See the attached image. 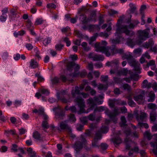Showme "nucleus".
Wrapping results in <instances>:
<instances>
[{"label": "nucleus", "mask_w": 157, "mask_h": 157, "mask_svg": "<svg viewBox=\"0 0 157 157\" xmlns=\"http://www.w3.org/2000/svg\"><path fill=\"white\" fill-rule=\"evenodd\" d=\"M98 89L99 90H106L108 88V84L104 85L102 84H99L98 86Z\"/></svg>", "instance_id": "32"}, {"label": "nucleus", "mask_w": 157, "mask_h": 157, "mask_svg": "<svg viewBox=\"0 0 157 157\" xmlns=\"http://www.w3.org/2000/svg\"><path fill=\"white\" fill-rule=\"evenodd\" d=\"M118 12L117 11L113 10H111L108 12V14L110 16H113L115 14L118 13Z\"/></svg>", "instance_id": "58"}, {"label": "nucleus", "mask_w": 157, "mask_h": 157, "mask_svg": "<svg viewBox=\"0 0 157 157\" xmlns=\"http://www.w3.org/2000/svg\"><path fill=\"white\" fill-rule=\"evenodd\" d=\"M51 39L50 37H47L43 41V44L45 45H47L51 41Z\"/></svg>", "instance_id": "43"}, {"label": "nucleus", "mask_w": 157, "mask_h": 157, "mask_svg": "<svg viewBox=\"0 0 157 157\" xmlns=\"http://www.w3.org/2000/svg\"><path fill=\"white\" fill-rule=\"evenodd\" d=\"M7 17V15H2L0 17V20L2 22H5L6 21Z\"/></svg>", "instance_id": "62"}, {"label": "nucleus", "mask_w": 157, "mask_h": 157, "mask_svg": "<svg viewBox=\"0 0 157 157\" xmlns=\"http://www.w3.org/2000/svg\"><path fill=\"white\" fill-rule=\"evenodd\" d=\"M134 114L138 122L146 121L147 115L145 113L141 112L139 114L136 113Z\"/></svg>", "instance_id": "11"}, {"label": "nucleus", "mask_w": 157, "mask_h": 157, "mask_svg": "<svg viewBox=\"0 0 157 157\" xmlns=\"http://www.w3.org/2000/svg\"><path fill=\"white\" fill-rule=\"evenodd\" d=\"M110 51H111V55H113L115 53H118L122 54L124 53V51L122 49H117L115 46L113 47L112 48H111Z\"/></svg>", "instance_id": "20"}, {"label": "nucleus", "mask_w": 157, "mask_h": 157, "mask_svg": "<svg viewBox=\"0 0 157 157\" xmlns=\"http://www.w3.org/2000/svg\"><path fill=\"white\" fill-rule=\"evenodd\" d=\"M144 135L147 138L148 140H150L152 137V136L149 131H147L145 132L144 133Z\"/></svg>", "instance_id": "45"}, {"label": "nucleus", "mask_w": 157, "mask_h": 157, "mask_svg": "<svg viewBox=\"0 0 157 157\" xmlns=\"http://www.w3.org/2000/svg\"><path fill=\"white\" fill-rule=\"evenodd\" d=\"M123 59H126L128 60V63L130 64L135 60L133 58L131 54L125 53L122 56Z\"/></svg>", "instance_id": "16"}, {"label": "nucleus", "mask_w": 157, "mask_h": 157, "mask_svg": "<svg viewBox=\"0 0 157 157\" xmlns=\"http://www.w3.org/2000/svg\"><path fill=\"white\" fill-rule=\"evenodd\" d=\"M124 133L126 135V137L124 140V142L126 145V149L128 150L131 149L133 151L138 152L139 151V148L138 147H135L133 149L131 148L132 145L133 144H135V143L128 137L130 136L137 138L138 137V134L136 132L131 133L130 129L125 131Z\"/></svg>", "instance_id": "3"}, {"label": "nucleus", "mask_w": 157, "mask_h": 157, "mask_svg": "<svg viewBox=\"0 0 157 157\" xmlns=\"http://www.w3.org/2000/svg\"><path fill=\"white\" fill-rule=\"evenodd\" d=\"M108 127L107 126H102L100 130L97 131L95 133V136L92 142V145L94 147H98V141L102 138L101 133H106L108 131Z\"/></svg>", "instance_id": "6"}, {"label": "nucleus", "mask_w": 157, "mask_h": 157, "mask_svg": "<svg viewBox=\"0 0 157 157\" xmlns=\"http://www.w3.org/2000/svg\"><path fill=\"white\" fill-rule=\"evenodd\" d=\"M107 44V42L105 40L102 41L101 44L98 42L94 44L95 51L97 52L104 53L107 57L110 56L111 53L109 51L110 50L111 48L109 47H106Z\"/></svg>", "instance_id": "5"}, {"label": "nucleus", "mask_w": 157, "mask_h": 157, "mask_svg": "<svg viewBox=\"0 0 157 157\" xmlns=\"http://www.w3.org/2000/svg\"><path fill=\"white\" fill-rule=\"evenodd\" d=\"M122 86L124 90H127L129 92L131 90V86L128 84H123Z\"/></svg>", "instance_id": "42"}, {"label": "nucleus", "mask_w": 157, "mask_h": 157, "mask_svg": "<svg viewBox=\"0 0 157 157\" xmlns=\"http://www.w3.org/2000/svg\"><path fill=\"white\" fill-rule=\"evenodd\" d=\"M47 7L49 9H55L56 7V6L55 4L51 3L48 4Z\"/></svg>", "instance_id": "59"}, {"label": "nucleus", "mask_w": 157, "mask_h": 157, "mask_svg": "<svg viewBox=\"0 0 157 157\" xmlns=\"http://www.w3.org/2000/svg\"><path fill=\"white\" fill-rule=\"evenodd\" d=\"M63 40L66 44V46L67 47L69 46L71 44L70 41L69 40L68 38L66 37L64 38Z\"/></svg>", "instance_id": "55"}, {"label": "nucleus", "mask_w": 157, "mask_h": 157, "mask_svg": "<svg viewBox=\"0 0 157 157\" xmlns=\"http://www.w3.org/2000/svg\"><path fill=\"white\" fill-rule=\"evenodd\" d=\"M82 46L83 48L85 51H88L90 50V48L87 47V43L85 42H83L82 44Z\"/></svg>", "instance_id": "50"}, {"label": "nucleus", "mask_w": 157, "mask_h": 157, "mask_svg": "<svg viewBox=\"0 0 157 157\" xmlns=\"http://www.w3.org/2000/svg\"><path fill=\"white\" fill-rule=\"evenodd\" d=\"M149 99H148V101L152 102L155 100V95L154 93L152 91H151L149 94Z\"/></svg>", "instance_id": "30"}, {"label": "nucleus", "mask_w": 157, "mask_h": 157, "mask_svg": "<svg viewBox=\"0 0 157 157\" xmlns=\"http://www.w3.org/2000/svg\"><path fill=\"white\" fill-rule=\"evenodd\" d=\"M42 126L44 129H47L49 128V125L46 121H44L42 122Z\"/></svg>", "instance_id": "49"}, {"label": "nucleus", "mask_w": 157, "mask_h": 157, "mask_svg": "<svg viewBox=\"0 0 157 157\" xmlns=\"http://www.w3.org/2000/svg\"><path fill=\"white\" fill-rule=\"evenodd\" d=\"M51 81L52 84H56L59 83V79L58 78L55 77L51 79Z\"/></svg>", "instance_id": "47"}, {"label": "nucleus", "mask_w": 157, "mask_h": 157, "mask_svg": "<svg viewBox=\"0 0 157 157\" xmlns=\"http://www.w3.org/2000/svg\"><path fill=\"white\" fill-rule=\"evenodd\" d=\"M86 72L85 70H84L78 73L74 72L73 74V76H80L82 78H84L86 76Z\"/></svg>", "instance_id": "24"}, {"label": "nucleus", "mask_w": 157, "mask_h": 157, "mask_svg": "<svg viewBox=\"0 0 157 157\" xmlns=\"http://www.w3.org/2000/svg\"><path fill=\"white\" fill-rule=\"evenodd\" d=\"M88 22L93 21L95 22L96 21V14L95 12H92L91 13L90 16L87 18Z\"/></svg>", "instance_id": "25"}, {"label": "nucleus", "mask_w": 157, "mask_h": 157, "mask_svg": "<svg viewBox=\"0 0 157 157\" xmlns=\"http://www.w3.org/2000/svg\"><path fill=\"white\" fill-rule=\"evenodd\" d=\"M84 85V84H82L79 86V87L76 86H75V89L73 88H72L71 91V94L73 98H75L76 94H80V91L83 89Z\"/></svg>", "instance_id": "12"}, {"label": "nucleus", "mask_w": 157, "mask_h": 157, "mask_svg": "<svg viewBox=\"0 0 157 157\" xmlns=\"http://www.w3.org/2000/svg\"><path fill=\"white\" fill-rule=\"evenodd\" d=\"M127 43L128 46L132 48H133L136 44L138 45L140 44L139 41H136V42H135L129 38L127 39Z\"/></svg>", "instance_id": "21"}, {"label": "nucleus", "mask_w": 157, "mask_h": 157, "mask_svg": "<svg viewBox=\"0 0 157 157\" xmlns=\"http://www.w3.org/2000/svg\"><path fill=\"white\" fill-rule=\"evenodd\" d=\"M36 77L37 78V81L39 82H42L44 80V78L40 76L37 73L35 75Z\"/></svg>", "instance_id": "53"}, {"label": "nucleus", "mask_w": 157, "mask_h": 157, "mask_svg": "<svg viewBox=\"0 0 157 157\" xmlns=\"http://www.w3.org/2000/svg\"><path fill=\"white\" fill-rule=\"evenodd\" d=\"M69 120L71 121L75 122L76 121V119L75 116L73 114H70L69 115Z\"/></svg>", "instance_id": "56"}, {"label": "nucleus", "mask_w": 157, "mask_h": 157, "mask_svg": "<svg viewBox=\"0 0 157 157\" xmlns=\"http://www.w3.org/2000/svg\"><path fill=\"white\" fill-rule=\"evenodd\" d=\"M115 102V99L113 100H109V106L112 108H113L114 106V103Z\"/></svg>", "instance_id": "57"}, {"label": "nucleus", "mask_w": 157, "mask_h": 157, "mask_svg": "<svg viewBox=\"0 0 157 157\" xmlns=\"http://www.w3.org/2000/svg\"><path fill=\"white\" fill-rule=\"evenodd\" d=\"M68 93V92L66 90H63L60 92L59 93H57V97L58 99L61 100L64 103H67L68 101L64 98H60V96L64 95L65 94H66Z\"/></svg>", "instance_id": "19"}, {"label": "nucleus", "mask_w": 157, "mask_h": 157, "mask_svg": "<svg viewBox=\"0 0 157 157\" xmlns=\"http://www.w3.org/2000/svg\"><path fill=\"white\" fill-rule=\"evenodd\" d=\"M111 63L113 66H115L117 67L119 64V61L117 59H115L112 61Z\"/></svg>", "instance_id": "64"}, {"label": "nucleus", "mask_w": 157, "mask_h": 157, "mask_svg": "<svg viewBox=\"0 0 157 157\" xmlns=\"http://www.w3.org/2000/svg\"><path fill=\"white\" fill-rule=\"evenodd\" d=\"M5 121V117L3 115L2 111L0 110V122H4Z\"/></svg>", "instance_id": "46"}, {"label": "nucleus", "mask_w": 157, "mask_h": 157, "mask_svg": "<svg viewBox=\"0 0 157 157\" xmlns=\"http://www.w3.org/2000/svg\"><path fill=\"white\" fill-rule=\"evenodd\" d=\"M40 92L41 94H44L46 96H48L50 93L48 90L44 88L40 89Z\"/></svg>", "instance_id": "37"}, {"label": "nucleus", "mask_w": 157, "mask_h": 157, "mask_svg": "<svg viewBox=\"0 0 157 157\" xmlns=\"http://www.w3.org/2000/svg\"><path fill=\"white\" fill-rule=\"evenodd\" d=\"M130 65L133 67L135 70L138 73H140V71L141 69L140 67V65L138 61H136L135 59L132 63L130 64Z\"/></svg>", "instance_id": "15"}, {"label": "nucleus", "mask_w": 157, "mask_h": 157, "mask_svg": "<svg viewBox=\"0 0 157 157\" xmlns=\"http://www.w3.org/2000/svg\"><path fill=\"white\" fill-rule=\"evenodd\" d=\"M130 7V10L131 13H134L136 11V7L135 5L132 3H130L129 4Z\"/></svg>", "instance_id": "35"}, {"label": "nucleus", "mask_w": 157, "mask_h": 157, "mask_svg": "<svg viewBox=\"0 0 157 157\" xmlns=\"http://www.w3.org/2000/svg\"><path fill=\"white\" fill-rule=\"evenodd\" d=\"M33 137L36 139L39 140L40 138V135L37 131H35L33 133Z\"/></svg>", "instance_id": "36"}, {"label": "nucleus", "mask_w": 157, "mask_h": 157, "mask_svg": "<svg viewBox=\"0 0 157 157\" xmlns=\"http://www.w3.org/2000/svg\"><path fill=\"white\" fill-rule=\"evenodd\" d=\"M18 147L17 145L15 144H13L11 149L12 151L14 152H16L18 151Z\"/></svg>", "instance_id": "48"}, {"label": "nucleus", "mask_w": 157, "mask_h": 157, "mask_svg": "<svg viewBox=\"0 0 157 157\" xmlns=\"http://www.w3.org/2000/svg\"><path fill=\"white\" fill-rule=\"evenodd\" d=\"M137 125L140 128L144 127L146 129L148 128L149 127L148 125L147 124L142 122H138Z\"/></svg>", "instance_id": "41"}, {"label": "nucleus", "mask_w": 157, "mask_h": 157, "mask_svg": "<svg viewBox=\"0 0 157 157\" xmlns=\"http://www.w3.org/2000/svg\"><path fill=\"white\" fill-rule=\"evenodd\" d=\"M67 69L68 70L70 71L72 70V67L74 66H75V72H76L80 68V66L78 64H76L74 62L71 61L69 62L67 64Z\"/></svg>", "instance_id": "14"}, {"label": "nucleus", "mask_w": 157, "mask_h": 157, "mask_svg": "<svg viewBox=\"0 0 157 157\" xmlns=\"http://www.w3.org/2000/svg\"><path fill=\"white\" fill-rule=\"evenodd\" d=\"M101 149L103 150H106L108 147V145L106 143H102L100 145Z\"/></svg>", "instance_id": "54"}, {"label": "nucleus", "mask_w": 157, "mask_h": 157, "mask_svg": "<svg viewBox=\"0 0 157 157\" xmlns=\"http://www.w3.org/2000/svg\"><path fill=\"white\" fill-rule=\"evenodd\" d=\"M147 107L149 109L155 110L157 108V106L155 104L150 103L148 104Z\"/></svg>", "instance_id": "39"}, {"label": "nucleus", "mask_w": 157, "mask_h": 157, "mask_svg": "<svg viewBox=\"0 0 157 157\" xmlns=\"http://www.w3.org/2000/svg\"><path fill=\"white\" fill-rule=\"evenodd\" d=\"M105 110V113L109 117L111 120L116 123L117 122V119L114 116L113 114L112 113L110 112L108 109L106 108Z\"/></svg>", "instance_id": "17"}, {"label": "nucleus", "mask_w": 157, "mask_h": 157, "mask_svg": "<svg viewBox=\"0 0 157 157\" xmlns=\"http://www.w3.org/2000/svg\"><path fill=\"white\" fill-rule=\"evenodd\" d=\"M38 66V64L36 61L32 59L30 62L29 67L32 68H36Z\"/></svg>", "instance_id": "29"}, {"label": "nucleus", "mask_w": 157, "mask_h": 157, "mask_svg": "<svg viewBox=\"0 0 157 157\" xmlns=\"http://www.w3.org/2000/svg\"><path fill=\"white\" fill-rule=\"evenodd\" d=\"M70 28L69 27L67 26L66 27L63 28L61 31L63 33H66L67 32H69L70 30Z\"/></svg>", "instance_id": "61"}, {"label": "nucleus", "mask_w": 157, "mask_h": 157, "mask_svg": "<svg viewBox=\"0 0 157 157\" xmlns=\"http://www.w3.org/2000/svg\"><path fill=\"white\" fill-rule=\"evenodd\" d=\"M150 29H146L144 30H140L137 31V36L140 44L143 41L149 37Z\"/></svg>", "instance_id": "7"}, {"label": "nucleus", "mask_w": 157, "mask_h": 157, "mask_svg": "<svg viewBox=\"0 0 157 157\" xmlns=\"http://www.w3.org/2000/svg\"><path fill=\"white\" fill-rule=\"evenodd\" d=\"M63 47V45L62 44H57L55 46V48L57 50L60 51L62 49Z\"/></svg>", "instance_id": "60"}, {"label": "nucleus", "mask_w": 157, "mask_h": 157, "mask_svg": "<svg viewBox=\"0 0 157 157\" xmlns=\"http://www.w3.org/2000/svg\"><path fill=\"white\" fill-rule=\"evenodd\" d=\"M121 134V131H118L117 133H116L114 134V137L111 139V140L115 146H117L119 144H121L122 142V140L119 136V135H120Z\"/></svg>", "instance_id": "10"}, {"label": "nucleus", "mask_w": 157, "mask_h": 157, "mask_svg": "<svg viewBox=\"0 0 157 157\" xmlns=\"http://www.w3.org/2000/svg\"><path fill=\"white\" fill-rule=\"evenodd\" d=\"M79 19L83 24H85L88 22V19L87 18L85 14L80 15Z\"/></svg>", "instance_id": "23"}, {"label": "nucleus", "mask_w": 157, "mask_h": 157, "mask_svg": "<svg viewBox=\"0 0 157 157\" xmlns=\"http://www.w3.org/2000/svg\"><path fill=\"white\" fill-rule=\"evenodd\" d=\"M124 15H122L120 16L119 19L118 20L116 26L117 28L116 32L115 33L116 38L115 39L111 40L112 43L113 44H119L120 41H123L124 40V38L122 37V34L123 33H125L127 35H133L134 34L133 32L130 31L128 29V28L132 29L135 26L139 23L138 21H135L133 23H130L128 26L125 25H121V24L122 22L123 19L124 18Z\"/></svg>", "instance_id": "1"}, {"label": "nucleus", "mask_w": 157, "mask_h": 157, "mask_svg": "<svg viewBox=\"0 0 157 157\" xmlns=\"http://www.w3.org/2000/svg\"><path fill=\"white\" fill-rule=\"evenodd\" d=\"M53 111L55 112V117L57 119H63L65 115V111L60 106L54 108Z\"/></svg>", "instance_id": "9"}, {"label": "nucleus", "mask_w": 157, "mask_h": 157, "mask_svg": "<svg viewBox=\"0 0 157 157\" xmlns=\"http://www.w3.org/2000/svg\"><path fill=\"white\" fill-rule=\"evenodd\" d=\"M150 144L151 147H153V151L154 154L157 155V142H151Z\"/></svg>", "instance_id": "26"}, {"label": "nucleus", "mask_w": 157, "mask_h": 157, "mask_svg": "<svg viewBox=\"0 0 157 157\" xmlns=\"http://www.w3.org/2000/svg\"><path fill=\"white\" fill-rule=\"evenodd\" d=\"M74 102L77 104L79 110L78 112L79 113H88L90 112L91 110L93 109L94 106L97 105L101 104L103 101L99 100V98L96 96L94 97L93 99L91 98H89L87 101V102L90 106V108L87 109L86 112L85 111V101L81 97H78L74 100Z\"/></svg>", "instance_id": "2"}, {"label": "nucleus", "mask_w": 157, "mask_h": 157, "mask_svg": "<svg viewBox=\"0 0 157 157\" xmlns=\"http://www.w3.org/2000/svg\"><path fill=\"white\" fill-rule=\"evenodd\" d=\"M44 21L42 18H37L35 22L34 25H41L44 23Z\"/></svg>", "instance_id": "34"}, {"label": "nucleus", "mask_w": 157, "mask_h": 157, "mask_svg": "<svg viewBox=\"0 0 157 157\" xmlns=\"http://www.w3.org/2000/svg\"><path fill=\"white\" fill-rule=\"evenodd\" d=\"M155 61L153 60H150L146 66L144 65V68H148L149 66H152L155 65Z\"/></svg>", "instance_id": "40"}, {"label": "nucleus", "mask_w": 157, "mask_h": 157, "mask_svg": "<svg viewBox=\"0 0 157 157\" xmlns=\"http://www.w3.org/2000/svg\"><path fill=\"white\" fill-rule=\"evenodd\" d=\"M121 122L120 123V124L121 127H124L127 125L126 124V121L125 117L122 116L121 118Z\"/></svg>", "instance_id": "33"}, {"label": "nucleus", "mask_w": 157, "mask_h": 157, "mask_svg": "<svg viewBox=\"0 0 157 157\" xmlns=\"http://www.w3.org/2000/svg\"><path fill=\"white\" fill-rule=\"evenodd\" d=\"M59 130H68L70 132L71 131V128L68 126L66 121H63L61 122L59 124V127L57 128Z\"/></svg>", "instance_id": "13"}, {"label": "nucleus", "mask_w": 157, "mask_h": 157, "mask_svg": "<svg viewBox=\"0 0 157 157\" xmlns=\"http://www.w3.org/2000/svg\"><path fill=\"white\" fill-rule=\"evenodd\" d=\"M97 109H95L93 113H90L87 116L88 119L92 121H94L95 119V113Z\"/></svg>", "instance_id": "28"}, {"label": "nucleus", "mask_w": 157, "mask_h": 157, "mask_svg": "<svg viewBox=\"0 0 157 157\" xmlns=\"http://www.w3.org/2000/svg\"><path fill=\"white\" fill-rule=\"evenodd\" d=\"M92 55V53H90L89 54V58H92L94 61H103L104 59L103 56L101 55H95L93 57H91Z\"/></svg>", "instance_id": "18"}, {"label": "nucleus", "mask_w": 157, "mask_h": 157, "mask_svg": "<svg viewBox=\"0 0 157 157\" xmlns=\"http://www.w3.org/2000/svg\"><path fill=\"white\" fill-rule=\"evenodd\" d=\"M80 119L81 122L83 124H86L88 122V118L87 117H82Z\"/></svg>", "instance_id": "44"}, {"label": "nucleus", "mask_w": 157, "mask_h": 157, "mask_svg": "<svg viewBox=\"0 0 157 157\" xmlns=\"http://www.w3.org/2000/svg\"><path fill=\"white\" fill-rule=\"evenodd\" d=\"M136 92L139 94L134 96L133 99L135 101L137 102L139 104L141 103L142 102L144 101V91L140 89H137Z\"/></svg>", "instance_id": "8"}, {"label": "nucleus", "mask_w": 157, "mask_h": 157, "mask_svg": "<svg viewBox=\"0 0 157 157\" xmlns=\"http://www.w3.org/2000/svg\"><path fill=\"white\" fill-rule=\"evenodd\" d=\"M114 81L117 83H120L122 82L123 79L118 78H113Z\"/></svg>", "instance_id": "51"}, {"label": "nucleus", "mask_w": 157, "mask_h": 157, "mask_svg": "<svg viewBox=\"0 0 157 157\" xmlns=\"http://www.w3.org/2000/svg\"><path fill=\"white\" fill-rule=\"evenodd\" d=\"M108 78V77L107 75L104 76L102 75L101 76L100 79L102 82H106L107 81Z\"/></svg>", "instance_id": "52"}, {"label": "nucleus", "mask_w": 157, "mask_h": 157, "mask_svg": "<svg viewBox=\"0 0 157 157\" xmlns=\"http://www.w3.org/2000/svg\"><path fill=\"white\" fill-rule=\"evenodd\" d=\"M153 44L154 43L152 40L150 39L148 42H146L144 44L143 46L145 48H151Z\"/></svg>", "instance_id": "27"}, {"label": "nucleus", "mask_w": 157, "mask_h": 157, "mask_svg": "<svg viewBox=\"0 0 157 157\" xmlns=\"http://www.w3.org/2000/svg\"><path fill=\"white\" fill-rule=\"evenodd\" d=\"M152 86V84L151 83H148L147 80L146 79L144 80L142 83V86L143 88H147L148 89L150 88Z\"/></svg>", "instance_id": "22"}, {"label": "nucleus", "mask_w": 157, "mask_h": 157, "mask_svg": "<svg viewBox=\"0 0 157 157\" xmlns=\"http://www.w3.org/2000/svg\"><path fill=\"white\" fill-rule=\"evenodd\" d=\"M83 125L80 124H78L76 126V128L78 131H80L83 128Z\"/></svg>", "instance_id": "63"}, {"label": "nucleus", "mask_w": 157, "mask_h": 157, "mask_svg": "<svg viewBox=\"0 0 157 157\" xmlns=\"http://www.w3.org/2000/svg\"><path fill=\"white\" fill-rule=\"evenodd\" d=\"M91 135V132L88 130L86 131L83 135H81L78 141H77L74 144L73 147L77 153L82 149L83 145L86 143L85 137H89Z\"/></svg>", "instance_id": "4"}, {"label": "nucleus", "mask_w": 157, "mask_h": 157, "mask_svg": "<svg viewBox=\"0 0 157 157\" xmlns=\"http://www.w3.org/2000/svg\"><path fill=\"white\" fill-rule=\"evenodd\" d=\"M98 36V34L97 33L94 34V35L89 39V44H92V42L96 40V37Z\"/></svg>", "instance_id": "38"}, {"label": "nucleus", "mask_w": 157, "mask_h": 157, "mask_svg": "<svg viewBox=\"0 0 157 157\" xmlns=\"http://www.w3.org/2000/svg\"><path fill=\"white\" fill-rule=\"evenodd\" d=\"M157 117V114L155 111L151 112L150 114V119L151 121H155Z\"/></svg>", "instance_id": "31"}]
</instances>
